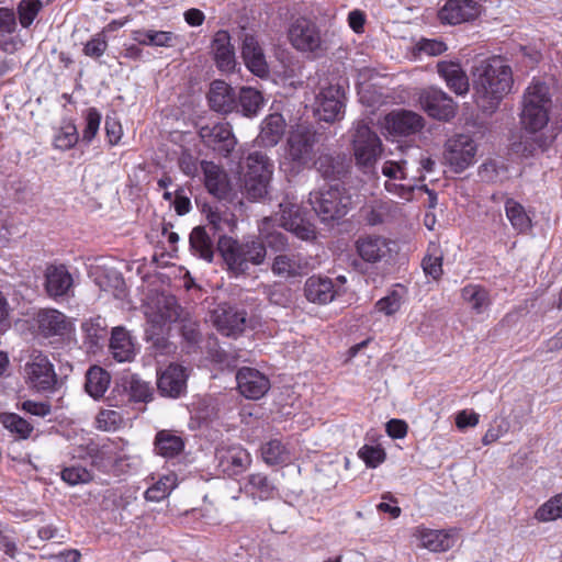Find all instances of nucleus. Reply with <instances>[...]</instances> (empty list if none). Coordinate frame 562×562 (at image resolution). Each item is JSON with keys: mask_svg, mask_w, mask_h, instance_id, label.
<instances>
[{"mask_svg": "<svg viewBox=\"0 0 562 562\" xmlns=\"http://www.w3.org/2000/svg\"><path fill=\"white\" fill-rule=\"evenodd\" d=\"M345 92L339 85L322 86L315 98V112L319 120L333 123L344 115Z\"/></svg>", "mask_w": 562, "mask_h": 562, "instance_id": "11", "label": "nucleus"}, {"mask_svg": "<svg viewBox=\"0 0 562 562\" xmlns=\"http://www.w3.org/2000/svg\"><path fill=\"white\" fill-rule=\"evenodd\" d=\"M110 380L111 376L104 369L93 366L86 374V391L93 398H100L106 392L110 385Z\"/></svg>", "mask_w": 562, "mask_h": 562, "instance_id": "38", "label": "nucleus"}, {"mask_svg": "<svg viewBox=\"0 0 562 562\" xmlns=\"http://www.w3.org/2000/svg\"><path fill=\"white\" fill-rule=\"evenodd\" d=\"M188 374L179 364H170L159 375L157 386L160 393L169 397H178L187 386Z\"/></svg>", "mask_w": 562, "mask_h": 562, "instance_id": "22", "label": "nucleus"}, {"mask_svg": "<svg viewBox=\"0 0 562 562\" xmlns=\"http://www.w3.org/2000/svg\"><path fill=\"white\" fill-rule=\"evenodd\" d=\"M394 245L383 236L367 235L358 238L356 249L361 259L375 263L391 258Z\"/></svg>", "mask_w": 562, "mask_h": 562, "instance_id": "16", "label": "nucleus"}, {"mask_svg": "<svg viewBox=\"0 0 562 562\" xmlns=\"http://www.w3.org/2000/svg\"><path fill=\"white\" fill-rule=\"evenodd\" d=\"M417 48L428 56H438L447 50V45L439 40L423 38L417 43Z\"/></svg>", "mask_w": 562, "mask_h": 562, "instance_id": "60", "label": "nucleus"}, {"mask_svg": "<svg viewBox=\"0 0 562 562\" xmlns=\"http://www.w3.org/2000/svg\"><path fill=\"white\" fill-rule=\"evenodd\" d=\"M261 456L267 464L274 465L289 461V452L281 441L273 439L261 447Z\"/></svg>", "mask_w": 562, "mask_h": 562, "instance_id": "49", "label": "nucleus"}, {"mask_svg": "<svg viewBox=\"0 0 562 562\" xmlns=\"http://www.w3.org/2000/svg\"><path fill=\"white\" fill-rule=\"evenodd\" d=\"M177 486V475L170 473L161 476L154 485L145 492V498L149 502H160L166 498Z\"/></svg>", "mask_w": 562, "mask_h": 562, "instance_id": "48", "label": "nucleus"}, {"mask_svg": "<svg viewBox=\"0 0 562 562\" xmlns=\"http://www.w3.org/2000/svg\"><path fill=\"white\" fill-rule=\"evenodd\" d=\"M424 117L409 110H394L385 115L383 126L392 135L408 136L424 127Z\"/></svg>", "mask_w": 562, "mask_h": 562, "instance_id": "14", "label": "nucleus"}, {"mask_svg": "<svg viewBox=\"0 0 562 562\" xmlns=\"http://www.w3.org/2000/svg\"><path fill=\"white\" fill-rule=\"evenodd\" d=\"M211 53L216 67L224 72L233 71L236 66L235 48L231 43V35L225 30L214 34L211 43Z\"/></svg>", "mask_w": 562, "mask_h": 562, "instance_id": "21", "label": "nucleus"}, {"mask_svg": "<svg viewBox=\"0 0 562 562\" xmlns=\"http://www.w3.org/2000/svg\"><path fill=\"white\" fill-rule=\"evenodd\" d=\"M512 67L501 56L481 60L473 70V99L484 112L493 113L512 91Z\"/></svg>", "mask_w": 562, "mask_h": 562, "instance_id": "1", "label": "nucleus"}, {"mask_svg": "<svg viewBox=\"0 0 562 562\" xmlns=\"http://www.w3.org/2000/svg\"><path fill=\"white\" fill-rule=\"evenodd\" d=\"M42 7L43 4L41 0H21L18 5V14L21 25L23 27H29L42 10Z\"/></svg>", "mask_w": 562, "mask_h": 562, "instance_id": "54", "label": "nucleus"}, {"mask_svg": "<svg viewBox=\"0 0 562 562\" xmlns=\"http://www.w3.org/2000/svg\"><path fill=\"white\" fill-rule=\"evenodd\" d=\"M439 76L446 81L448 88L458 95L469 92L470 83L465 71L459 63L442 60L437 64Z\"/></svg>", "mask_w": 562, "mask_h": 562, "instance_id": "27", "label": "nucleus"}, {"mask_svg": "<svg viewBox=\"0 0 562 562\" xmlns=\"http://www.w3.org/2000/svg\"><path fill=\"white\" fill-rule=\"evenodd\" d=\"M207 100L210 106L221 113H229L236 106L234 89L223 80H214L210 85Z\"/></svg>", "mask_w": 562, "mask_h": 562, "instance_id": "32", "label": "nucleus"}, {"mask_svg": "<svg viewBox=\"0 0 562 562\" xmlns=\"http://www.w3.org/2000/svg\"><path fill=\"white\" fill-rule=\"evenodd\" d=\"M375 306L379 312L384 313L385 315H393L401 307V299L397 293L393 292L392 294L379 300Z\"/></svg>", "mask_w": 562, "mask_h": 562, "instance_id": "61", "label": "nucleus"}, {"mask_svg": "<svg viewBox=\"0 0 562 562\" xmlns=\"http://www.w3.org/2000/svg\"><path fill=\"white\" fill-rule=\"evenodd\" d=\"M217 250L234 276L246 274L251 266H261L267 258V246L258 237L236 239L223 235L218 238Z\"/></svg>", "mask_w": 562, "mask_h": 562, "instance_id": "2", "label": "nucleus"}, {"mask_svg": "<svg viewBox=\"0 0 562 562\" xmlns=\"http://www.w3.org/2000/svg\"><path fill=\"white\" fill-rule=\"evenodd\" d=\"M414 536L420 546L432 552H442L451 549L456 543V533L450 530H432L427 528H417Z\"/></svg>", "mask_w": 562, "mask_h": 562, "instance_id": "28", "label": "nucleus"}, {"mask_svg": "<svg viewBox=\"0 0 562 562\" xmlns=\"http://www.w3.org/2000/svg\"><path fill=\"white\" fill-rule=\"evenodd\" d=\"M316 140V132L311 126L297 125L290 132L286 140L288 157L294 162L305 165L312 158Z\"/></svg>", "mask_w": 562, "mask_h": 562, "instance_id": "12", "label": "nucleus"}, {"mask_svg": "<svg viewBox=\"0 0 562 562\" xmlns=\"http://www.w3.org/2000/svg\"><path fill=\"white\" fill-rule=\"evenodd\" d=\"M480 13V5L473 0H448L438 15L442 23L457 25L475 20Z\"/></svg>", "mask_w": 562, "mask_h": 562, "instance_id": "18", "label": "nucleus"}, {"mask_svg": "<svg viewBox=\"0 0 562 562\" xmlns=\"http://www.w3.org/2000/svg\"><path fill=\"white\" fill-rule=\"evenodd\" d=\"M461 296L469 303L476 314H481L490 305V295L486 289L479 284H468L461 290Z\"/></svg>", "mask_w": 562, "mask_h": 562, "instance_id": "44", "label": "nucleus"}, {"mask_svg": "<svg viewBox=\"0 0 562 562\" xmlns=\"http://www.w3.org/2000/svg\"><path fill=\"white\" fill-rule=\"evenodd\" d=\"M22 409L35 416H47L50 413V405L47 402L24 401Z\"/></svg>", "mask_w": 562, "mask_h": 562, "instance_id": "64", "label": "nucleus"}, {"mask_svg": "<svg viewBox=\"0 0 562 562\" xmlns=\"http://www.w3.org/2000/svg\"><path fill=\"white\" fill-rule=\"evenodd\" d=\"M121 422V415L112 409L101 411L97 416L98 427L103 430L115 429Z\"/></svg>", "mask_w": 562, "mask_h": 562, "instance_id": "59", "label": "nucleus"}, {"mask_svg": "<svg viewBox=\"0 0 562 562\" xmlns=\"http://www.w3.org/2000/svg\"><path fill=\"white\" fill-rule=\"evenodd\" d=\"M191 251L199 258L211 262L214 256L213 241L205 228L202 226L194 227L190 234Z\"/></svg>", "mask_w": 562, "mask_h": 562, "instance_id": "39", "label": "nucleus"}, {"mask_svg": "<svg viewBox=\"0 0 562 562\" xmlns=\"http://www.w3.org/2000/svg\"><path fill=\"white\" fill-rule=\"evenodd\" d=\"M95 283L102 291L111 292L115 297L122 296L125 291L124 279L121 273L113 269L102 271L95 278Z\"/></svg>", "mask_w": 562, "mask_h": 562, "instance_id": "45", "label": "nucleus"}, {"mask_svg": "<svg viewBox=\"0 0 562 562\" xmlns=\"http://www.w3.org/2000/svg\"><path fill=\"white\" fill-rule=\"evenodd\" d=\"M352 150L356 165L361 169H370L382 154V142L367 124L358 123L352 139Z\"/></svg>", "mask_w": 562, "mask_h": 562, "instance_id": "8", "label": "nucleus"}, {"mask_svg": "<svg viewBox=\"0 0 562 562\" xmlns=\"http://www.w3.org/2000/svg\"><path fill=\"white\" fill-rule=\"evenodd\" d=\"M237 387L249 400L261 398L270 389L269 379L254 368L244 367L236 374Z\"/></svg>", "mask_w": 562, "mask_h": 562, "instance_id": "17", "label": "nucleus"}, {"mask_svg": "<svg viewBox=\"0 0 562 562\" xmlns=\"http://www.w3.org/2000/svg\"><path fill=\"white\" fill-rule=\"evenodd\" d=\"M422 109L432 119L450 121L457 114L458 105L453 99L441 89L429 87L418 93Z\"/></svg>", "mask_w": 562, "mask_h": 562, "instance_id": "10", "label": "nucleus"}, {"mask_svg": "<svg viewBox=\"0 0 562 562\" xmlns=\"http://www.w3.org/2000/svg\"><path fill=\"white\" fill-rule=\"evenodd\" d=\"M505 212L513 228L517 232L526 233L531 228V218L520 203L513 199H507L505 202Z\"/></svg>", "mask_w": 562, "mask_h": 562, "instance_id": "42", "label": "nucleus"}, {"mask_svg": "<svg viewBox=\"0 0 562 562\" xmlns=\"http://www.w3.org/2000/svg\"><path fill=\"white\" fill-rule=\"evenodd\" d=\"M237 105L244 115L254 116L263 105V97L260 91L254 88L243 87L239 90Z\"/></svg>", "mask_w": 562, "mask_h": 562, "instance_id": "43", "label": "nucleus"}, {"mask_svg": "<svg viewBox=\"0 0 562 562\" xmlns=\"http://www.w3.org/2000/svg\"><path fill=\"white\" fill-rule=\"evenodd\" d=\"M74 280L65 266H48L45 271V290L50 297L66 296Z\"/></svg>", "mask_w": 562, "mask_h": 562, "instance_id": "25", "label": "nucleus"}, {"mask_svg": "<svg viewBox=\"0 0 562 562\" xmlns=\"http://www.w3.org/2000/svg\"><path fill=\"white\" fill-rule=\"evenodd\" d=\"M562 517V493L542 504L535 513L538 521L547 522Z\"/></svg>", "mask_w": 562, "mask_h": 562, "instance_id": "50", "label": "nucleus"}, {"mask_svg": "<svg viewBox=\"0 0 562 562\" xmlns=\"http://www.w3.org/2000/svg\"><path fill=\"white\" fill-rule=\"evenodd\" d=\"M106 323L101 316L91 317L82 323L81 328L91 346H98L106 335Z\"/></svg>", "mask_w": 562, "mask_h": 562, "instance_id": "51", "label": "nucleus"}, {"mask_svg": "<svg viewBox=\"0 0 562 562\" xmlns=\"http://www.w3.org/2000/svg\"><path fill=\"white\" fill-rule=\"evenodd\" d=\"M317 171L325 179L336 180L345 177L350 169V162L345 154L323 153L315 160Z\"/></svg>", "mask_w": 562, "mask_h": 562, "instance_id": "24", "label": "nucleus"}, {"mask_svg": "<svg viewBox=\"0 0 562 562\" xmlns=\"http://www.w3.org/2000/svg\"><path fill=\"white\" fill-rule=\"evenodd\" d=\"M199 135L206 145L212 146L224 156L229 155L237 143L231 125L226 122L203 125L199 130Z\"/></svg>", "mask_w": 562, "mask_h": 562, "instance_id": "15", "label": "nucleus"}, {"mask_svg": "<svg viewBox=\"0 0 562 562\" xmlns=\"http://www.w3.org/2000/svg\"><path fill=\"white\" fill-rule=\"evenodd\" d=\"M270 218L265 217L259 225V232L263 236L268 247L274 251H284L289 248L288 238L280 232L266 233L270 224Z\"/></svg>", "mask_w": 562, "mask_h": 562, "instance_id": "53", "label": "nucleus"}, {"mask_svg": "<svg viewBox=\"0 0 562 562\" xmlns=\"http://www.w3.org/2000/svg\"><path fill=\"white\" fill-rule=\"evenodd\" d=\"M214 325L225 336L239 335L246 326V313L234 307L218 308L214 313Z\"/></svg>", "mask_w": 562, "mask_h": 562, "instance_id": "30", "label": "nucleus"}, {"mask_svg": "<svg viewBox=\"0 0 562 562\" xmlns=\"http://www.w3.org/2000/svg\"><path fill=\"white\" fill-rule=\"evenodd\" d=\"M304 295L311 303L325 305L336 297L337 290L331 279L312 276L304 283Z\"/></svg>", "mask_w": 562, "mask_h": 562, "instance_id": "23", "label": "nucleus"}, {"mask_svg": "<svg viewBox=\"0 0 562 562\" xmlns=\"http://www.w3.org/2000/svg\"><path fill=\"white\" fill-rule=\"evenodd\" d=\"M16 29V19L12 10L0 8V35L11 34Z\"/></svg>", "mask_w": 562, "mask_h": 562, "instance_id": "62", "label": "nucleus"}, {"mask_svg": "<svg viewBox=\"0 0 562 562\" xmlns=\"http://www.w3.org/2000/svg\"><path fill=\"white\" fill-rule=\"evenodd\" d=\"M122 385L128 393L130 400L147 403L153 398V389L149 383L143 381L138 375L131 374L122 379Z\"/></svg>", "mask_w": 562, "mask_h": 562, "instance_id": "41", "label": "nucleus"}, {"mask_svg": "<svg viewBox=\"0 0 562 562\" xmlns=\"http://www.w3.org/2000/svg\"><path fill=\"white\" fill-rule=\"evenodd\" d=\"M156 451L164 458H173L178 456L184 448L181 437L169 430H160L155 439Z\"/></svg>", "mask_w": 562, "mask_h": 562, "instance_id": "40", "label": "nucleus"}, {"mask_svg": "<svg viewBox=\"0 0 562 562\" xmlns=\"http://www.w3.org/2000/svg\"><path fill=\"white\" fill-rule=\"evenodd\" d=\"M0 424L20 439H27L33 431V426L14 413H0Z\"/></svg>", "mask_w": 562, "mask_h": 562, "instance_id": "47", "label": "nucleus"}, {"mask_svg": "<svg viewBox=\"0 0 562 562\" xmlns=\"http://www.w3.org/2000/svg\"><path fill=\"white\" fill-rule=\"evenodd\" d=\"M423 269L426 274L438 280L442 274V258L440 256H427L423 260Z\"/></svg>", "mask_w": 562, "mask_h": 562, "instance_id": "63", "label": "nucleus"}, {"mask_svg": "<svg viewBox=\"0 0 562 562\" xmlns=\"http://www.w3.org/2000/svg\"><path fill=\"white\" fill-rule=\"evenodd\" d=\"M358 454L369 468H376L385 459V452L379 446L366 445L359 450Z\"/></svg>", "mask_w": 562, "mask_h": 562, "instance_id": "56", "label": "nucleus"}, {"mask_svg": "<svg viewBox=\"0 0 562 562\" xmlns=\"http://www.w3.org/2000/svg\"><path fill=\"white\" fill-rule=\"evenodd\" d=\"M271 177L259 176V178H245L244 188L248 199L259 200L268 194Z\"/></svg>", "mask_w": 562, "mask_h": 562, "instance_id": "52", "label": "nucleus"}, {"mask_svg": "<svg viewBox=\"0 0 562 562\" xmlns=\"http://www.w3.org/2000/svg\"><path fill=\"white\" fill-rule=\"evenodd\" d=\"M308 202L324 222L341 218L352 205L349 192L338 184L311 192Z\"/></svg>", "mask_w": 562, "mask_h": 562, "instance_id": "4", "label": "nucleus"}, {"mask_svg": "<svg viewBox=\"0 0 562 562\" xmlns=\"http://www.w3.org/2000/svg\"><path fill=\"white\" fill-rule=\"evenodd\" d=\"M551 104L549 87L544 82L532 81L522 95V126L531 133L541 131L549 122Z\"/></svg>", "mask_w": 562, "mask_h": 562, "instance_id": "3", "label": "nucleus"}, {"mask_svg": "<svg viewBox=\"0 0 562 562\" xmlns=\"http://www.w3.org/2000/svg\"><path fill=\"white\" fill-rule=\"evenodd\" d=\"M291 45L299 52L321 54L328 49L318 25L306 18L294 20L288 31Z\"/></svg>", "mask_w": 562, "mask_h": 562, "instance_id": "7", "label": "nucleus"}, {"mask_svg": "<svg viewBox=\"0 0 562 562\" xmlns=\"http://www.w3.org/2000/svg\"><path fill=\"white\" fill-rule=\"evenodd\" d=\"M306 262L299 255H278L274 257L271 270L281 278H295L305 272Z\"/></svg>", "mask_w": 562, "mask_h": 562, "instance_id": "35", "label": "nucleus"}, {"mask_svg": "<svg viewBox=\"0 0 562 562\" xmlns=\"http://www.w3.org/2000/svg\"><path fill=\"white\" fill-rule=\"evenodd\" d=\"M273 164L262 153H252L247 157V172L245 178L272 177Z\"/></svg>", "mask_w": 562, "mask_h": 562, "instance_id": "46", "label": "nucleus"}, {"mask_svg": "<svg viewBox=\"0 0 562 562\" xmlns=\"http://www.w3.org/2000/svg\"><path fill=\"white\" fill-rule=\"evenodd\" d=\"M61 479L69 485L85 484L92 480V474L83 467H69L61 471Z\"/></svg>", "mask_w": 562, "mask_h": 562, "instance_id": "55", "label": "nucleus"}, {"mask_svg": "<svg viewBox=\"0 0 562 562\" xmlns=\"http://www.w3.org/2000/svg\"><path fill=\"white\" fill-rule=\"evenodd\" d=\"M241 57L254 75L260 78L268 76L269 67L263 49L252 34L245 33L241 37Z\"/></svg>", "mask_w": 562, "mask_h": 562, "instance_id": "20", "label": "nucleus"}, {"mask_svg": "<svg viewBox=\"0 0 562 562\" xmlns=\"http://www.w3.org/2000/svg\"><path fill=\"white\" fill-rule=\"evenodd\" d=\"M376 76L374 69L363 67L358 69L357 86L360 101L369 106H375L382 103V94L371 90L368 82Z\"/></svg>", "mask_w": 562, "mask_h": 562, "instance_id": "37", "label": "nucleus"}, {"mask_svg": "<svg viewBox=\"0 0 562 562\" xmlns=\"http://www.w3.org/2000/svg\"><path fill=\"white\" fill-rule=\"evenodd\" d=\"M201 168L204 173V183L210 193L223 196L227 191V177L224 170L212 161L203 160Z\"/></svg>", "mask_w": 562, "mask_h": 562, "instance_id": "36", "label": "nucleus"}, {"mask_svg": "<svg viewBox=\"0 0 562 562\" xmlns=\"http://www.w3.org/2000/svg\"><path fill=\"white\" fill-rule=\"evenodd\" d=\"M106 48L108 42L105 35L99 33L86 43L83 54L91 58H100L105 53Z\"/></svg>", "mask_w": 562, "mask_h": 562, "instance_id": "57", "label": "nucleus"}, {"mask_svg": "<svg viewBox=\"0 0 562 562\" xmlns=\"http://www.w3.org/2000/svg\"><path fill=\"white\" fill-rule=\"evenodd\" d=\"M279 207L280 225L284 229L302 240H313L316 237L314 225L304 217L301 206L293 198L285 196Z\"/></svg>", "mask_w": 562, "mask_h": 562, "instance_id": "9", "label": "nucleus"}, {"mask_svg": "<svg viewBox=\"0 0 562 562\" xmlns=\"http://www.w3.org/2000/svg\"><path fill=\"white\" fill-rule=\"evenodd\" d=\"M148 322L154 327H161L165 323L176 322L180 316V306L173 296L161 295L154 306L146 311Z\"/></svg>", "mask_w": 562, "mask_h": 562, "instance_id": "31", "label": "nucleus"}, {"mask_svg": "<svg viewBox=\"0 0 562 562\" xmlns=\"http://www.w3.org/2000/svg\"><path fill=\"white\" fill-rule=\"evenodd\" d=\"M476 146L467 135H457L447 140L445 146V160L456 172L465 170L474 161Z\"/></svg>", "mask_w": 562, "mask_h": 562, "instance_id": "13", "label": "nucleus"}, {"mask_svg": "<svg viewBox=\"0 0 562 562\" xmlns=\"http://www.w3.org/2000/svg\"><path fill=\"white\" fill-rule=\"evenodd\" d=\"M409 160L404 158L389 159L383 162L381 168L382 175L389 179L384 184L385 190L405 201L412 200L416 181L424 178L423 175L409 177Z\"/></svg>", "mask_w": 562, "mask_h": 562, "instance_id": "6", "label": "nucleus"}, {"mask_svg": "<svg viewBox=\"0 0 562 562\" xmlns=\"http://www.w3.org/2000/svg\"><path fill=\"white\" fill-rule=\"evenodd\" d=\"M240 491L254 501H268L274 497L278 490L268 475L256 472L247 475Z\"/></svg>", "mask_w": 562, "mask_h": 562, "instance_id": "29", "label": "nucleus"}, {"mask_svg": "<svg viewBox=\"0 0 562 562\" xmlns=\"http://www.w3.org/2000/svg\"><path fill=\"white\" fill-rule=\"evenodd\" d=\"M38 329L45 337L64 336L71 331L72 324L57 310H43L37 315Z\"/></svg>", "mask_w": 562, "mask_h": 562, "instance_id": "26", "label": "nucleus"}, {"mask_svg": "<svg viewBox=\"0 0 562 562\" xmlns=\"http://www.w3.org/2000/svg\"><path fill=\"white\" fill-rule=\"evenodd\" d=\"M110 352L119 362L132 361L135 357V345L130 333L122 326L112 328Z\"/></svg>", "mask_w": 562, "mask_h": 562, "instance_id": "34", "label": "nucleus"}, {"mask_svg": "<svg viewBox=\"0 0 562 562\" xmlns=\"http://www.w3.org/2000/svg\"><path fill=\"white\" fill-rule=\"evenodd\" d=\"M286 123L280 113L268 115L261 123L260 133L256 138L258 146L273 147L282 138Z\"/></svg>", "mask_w": 562, "mask_h": 562, "instance_id": "33", "label": "nucleus"}, {"mask_svg": "<svg viewBox=\"0 0 562 562\" xmlns=\"http://www.w3.org/2000/svg\"><path fill=\"white\" fill-rule=\"evenodd\" d=\"M101 115L95 109H89L86 114V127L82 132V139L90 143L98 133Z\"/></svg>", "mask_w": 562, "mask_h": 562, "instance_id": "58", "label": "nucleus"}, {"mask_svg": "<svg viewBox=\"0 0 562 562\" xmlns=\"http://www.w3.org/2000/svg\"><path fill=\"white\" fill-rule=\"evenodd\" d=\"M23 379L31 390L50 393L57 390L58 376L49 358L33 349L23 367Z\"/></svg>", "mask_w": 562, "mask_h": 562, "instance_id": "5", "label": "nucleus"}, {"mask_svg": "<svg viewBox=\"0 0 562 562\" xmlns=\"http://www.w3.org/2000/svg\"><path fill=\"white\" fill-rule=\"evenodd\" d=\"M216 457L218 468L229 476L245 472L251 464L250 453L240 446L217 449Z\"/></svg>", "mask_w": 562, "mask_h": 562, "instance_id": "19", "label": "nucleus"}]
</instances>
